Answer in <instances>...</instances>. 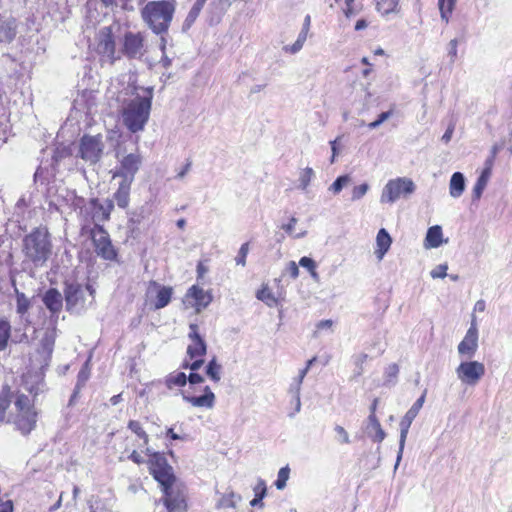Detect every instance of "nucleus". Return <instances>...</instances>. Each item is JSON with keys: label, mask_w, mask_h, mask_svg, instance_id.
I'll list each match as a JSON object with an SVG mask.
<instances>
[{"label": "nucleus", "mask_w": 512, "mask_h": 512, "mask_svg": "<svg viewBox=\"0 0 512 512\" xmlns=\"http://www.w3.org/2000/svg\"><path fill=\"white\" fill-rule=\"evenodd\" d=\"M392 244V238L390 237L389 233L386 229L381 228L376 236V249H375V255L379 261H381L385 254L390 249V246Z\"/></svg>", "instance_id": "nucleus-23"}, {"label": "nucleus", "mask_w": 512, "mask_h": 512, "mask_svg": "<svg viewBox=\"0 0 512 512\" xmlns=\"http://www.w3.org/2000/svg\"><path fill=\"white\" fill-rule=\"evenodd\" d=\"M206 1L207 0H196L183 23V30H188L192 26Z\"/></svg>", "instance_id": "nucleus-33"}, {"label": "nucleus", "mask_w": 512, "mask_h": 512, "mask_svg": "<svg viewBox=\"0 0 512 512\" xmlns=\"http://www.w3.org/2000/svg\"><path fill=\"white\" fill-rule=\"evenodd\" d=\"M135 82L133 74L124 73L111 79L107 90L108 98L121 105L123 123L133 133L144 129L153 98V88L137 87Z\"/></svg>", "instance_id": "nucleus-1"}, {"label": "nucleus", "mask_w": 512, "mask_h": 512, "mask_svg": "<svg viewBox=\"0 0 512 512\" xmlns=\"http://www.w3.org/2000/svg\"><path fill=\"white\" fill-rule=\"evenodd\" d=\"M91 237L98 256L109 261L116 259L117 252L112 245L110 236L101 225H94L91 230Z\"/></svg>", "instance_id": "nucleus-10"}, {"label": "nucleus", "mask_w": 512, "mask_h": 512, "mask_svg": "<svg viewBox=\"0 0 512 512\" xmlns=\"http://www.w3.org/2000/svg\"><path fill=\"white\" fill-rule=\"evenodd\" d=\"M457 45H458V41L456 39H452L450 42H449V55L451 56L452 58V61H454V59L456 58L457 56Z\"/></svg>", "instance_id": "nucleus-59"}, {"label": "nucleus", "mask_w": 512, "mask_h": 512, "mask_svg": "<svg viewBox=\"0 0 512 512\" xmlns=\"http://www.w3.org/2000/svg\"><path fill=\"white\" fill-rule=\"evenodd\" d=\"M305 378V371H299L298 375L294 377L290 383L288 392L292 396L300 395L301 393V386L303 383V380Z\"/></svg>", "instance_id": "nucleus-44"}, {"label": "nucleus", "mask_w": 512, "mask_h": 512, "mask_svg": "<svg viewBox=\"0 0 512 512\" xmlns=\"http://www.w3.org/2000/svg\"><path fill=\"white\" fill-rule=\"evenodd\" d=\"M153 512H173L170 511L169 506L166 504V502L161 498L160 500L155 502L154 510Z\"/></svg>", "instance_id": "nucleus-58"}, {"label": "nucleus", "mask_w": 512, "mask_h": 512, "mask_svg": "<svg viewBox=\"0 0 512 512\" xmlns=\"http://www.w3.org/2000/svg\"><path fill=\"white\" fill-rule=\"evenodd\" d=\"M391 116V112L390 111H386V112H382L379 116H378V119L369 123L368 127L370 129H376L377 127H379L383 122H385L387 119H389V117Z\"/></svg>", "instance_id": "nucleus-55"}, {"label": "nucleus", "mask_w": 512, "mask_h": 512, "mask_svg": "<svg viewBox=\"0 0 512 512\" xmlns=\"http://www.w3.org/2000/svg\"><path fill=\"white\" fill-rule=\"evenodd\" d=\"M13 502L11 500H6L5 502L0 503V512H13Z\"/></svg>", "instance_id": "nucleus-61"}, {"label": "nucleus", "mask_w": 512, "mask_h": 512, "mask_svg": "<svg viewBox=\"0 0 512 512\" xmlns=\"http://www.w3.org/2000/svg\"><path fill=\"white\" fill-rule=\"evenodd\" d=\"M145 454L149 457L147 461L149 471L160 486L167 485L177 479L172 466L168 464L164 454L156 452L149 447H146Z\"/></svg>", "instance_id": "nucleus-6"}, {"label": "nucleus", "mask_w": 512, "mask_h": 512, "mask_svg": "<svg viewBox=\"0 0 512 512\" xmlns=\"http://www.w3.org/2000/svg\"><path fill=\"white\" fill-rule=\"evenodd\" d=\"M299 265L308 271H312L314 268H316L315 261L310 257H302L299 261Z\"/></svg>", "instance_id": "nucleus-56"}, {"label": "nucleus", "mask_w": 512, "mask_h": 512, "mask_svg": "<svg viewBox=\"0 0 512 512\" xmlns=\"http://www.w3.org/2000/svg\"><path fill=\"white\" fill-rule=\"evenodd\" d=\"M285 272L289 274L293 279H296L299 276L298 265L294 261H290L287 264Z\"/></svg>", "instance_id": "nucleus-57"}, {"label": "nucleus", "mask_w": 512, "mask_h": 512, "mask_svg": "<svg viewBox=\"0 0 512 512\" xmlns=\"http://www.w3.org/2000/svg\"><path fill=\"white\" fill-rule=\"evenodd\" d=\"M334 431L336 433V441L340 444H350L351 440L348 432L341 425H335Z\"/></svg>", "instance_id": "nucleus-47"}, {"label": "nucleus", "mask_w": 512, "mask_h": 512, "mask_svg": "<svg viewBox=\"0 0 512 512\" xmlns=\"http://www.w3.org/2000/svg\"><path fill=\"white\" fill-rule=\"evenodd\" d=\"M10 334V323L7 320L0 319V350H4L7 347Z\"/></svg>", "instance_id": "nucleus-37"}, {"label": "nucleus", "mask_w": 512, "mask_h": 512, "mask_svg": "<svg viewBox=\"0 0 512 512\" xmlns=\"http://www.w3.org/2000/svg\"><path fill=\"white\" fill-rule=\"evenodd\" d=\"M367 433L374 441L377 442H382L386 437V433L382 429L375 414H370L368 416Z\"/></svg>", "instance_id": "nucleus-27"}, {"label": "nucleus", "mask_w": 512, "mask_h": 512, "mask_svg": "<svg viewBox=\"0 0 512 512\" xmlns=\"http://www.w3.org/2000/svg\"><path fill=\"white\" fill-rule=\"evenodd\" d=\"M175 0L149 1L141 10L145 24L157 35L166 33L175 13Z\"/></svg>", "instance_id": "nucleus-2"}, {"label": "nucleus", "mask_w": 512, "mask_h": 512, "mask_svg": "<svg viewBox=\"0 0 512 512\" xmlns=\"http://www.w3.org/2000/svg\"><path fill=\"white\" fill-rule=\"evenodd\" d=\"M128 428L143 441V445H147L149 442V436L143 429L140 422L135 420H130L128 423Z\"/></svg>", "instance_id": "nucleus-40"}, {"label": "nucleus", "mask_w": 512, "mask_h": 512, "mask_svg": "<svg viewBox=\"0 0 512 512\" xmlns=\"http://www.w3.org/2000/svg\"><path fill=\"white\" fill-rule=\"evenodd\" d=\"M191 168V162L188 161L178 172L176 175V178L183 179L187 173L190 171Z\"/></svg>", "instance_id": "nucleus-60"}, {"label": "nucleus", "mask_w": 512, "mask_h": 512, "mask_svg": "<svg viewBox=\"0 0 512 512\" xmlns=\"http://www.w3.org/2000/svg\"><path fill=\"white\" fill-rule=\"evenodd\" d=\"M399 373V367L397 364H390L385 371V375L388 382L394 383Z\"/></svg>", "instance_id": "nucleus-52"}, {"label": "nucleus", "mask_w": 512, "mask_h": 512, "mask_svg": "<svg viewBox=\"0 0 512 512\" xmlns=\"http://www.w3.org/2000/svg\"><path fill=\"white\" fill-rule=\"evenodd\" d=\"M426 397V390L423 392V394L415 401V403L411 406V408L406 412L404 417L402 418L400 422V440H399V450L397 454L396 464L394 469L396 470L399 466V463L402 459L404 446L407 438V434L409 431V428L411 426V423L418 415L420 409L422 408Z\"/></svg>", "instance_id": "nucleus-9"}, {"label": "nucleus", "mask_w": 512, "mask_h": 512, "mask_svg": "<svg viewBox=\"0 0 512 512\" xmlns=\"http://www.w3.org/2000/svg\"><path fill=\"white\" fill-rule=\"evenodd\" d=\"M369 356L366 353H358L353 356L354 377H359L364 373V364L367 362Z\"/></svg>", "instance_id": "nucleus-41"}, {"label": "nucleus", "mask_w": 512, "mask_h": 512, "mask_svg": "<svg viewBox=\"0 0 512 512\" xmlns=\"http://www.w3.org/2000/svg\"><path fill=\"white\" fill-rule=\"evenodd\" d=\"M119 161L120 167L114 177L122 176L124 180L132 182L142 164L141 155L138 152L129 153L123 156Z\"/></svg>", "instance_id": "nucleus-16"}, {"label": "nucleus", "mask_w": 512, "mask_h": 512, "mask_svg": "<svg viewBox=\"0 0 512 512\" xmlns=\"http://www.w3.org/2000/svg\"><path fill=\"white\" fill-rule=\"evenodd\" d=\"M248 252H249V244L248 243L242 244L238 251V255L235 258V262L237 265H241L243 267L246 265V257H247Z\"/></svg>", "instance_id": "nucleus-50"}, {"label": "nucleus", "mask_w": 512, "mask_h": 512, "mask_svg": "<svg viewBox=\"0 0 512 512\" xmlns=\"http://www.w3.org/2000/svg\"><path fill=\"white\" fill-rule=\"evenodd\" d=\"M465 177L461 172L452 174L449 182V194L452 198H459L465 191Z\"/></svg>", "instance_id": "nucleus-26"}, {"label": "nucleus", "mask_w": 512, "mask_h": 512, "mask_svg": "<svg viewBox=\"0 0 512 512\" xmlns=\"http://www.w3.org/2000/svg\"><path fill=\"white\" fill-rule=\"evenodd\" d=\"M443 243L442 228L439 225L430 227L427 230L426 237L424 240V247L426 249L438 248Z\"/></svg>", "instance_id": "nucleus-25"}, {"label": "nucleus", "mask_w": 512, "mask_h": 512, "mask_svg": "<svg viewBox=\"0 0 512 512\" xmlns=\"http://www.w3.org/2000/svg\"><path fill=\"white\" fill-rule=\"evenodd\" d=\"M43 302L47 309H49L50 312L53 314L59 313L63 306L62 295L58 290L54 288L49 289L45 293L43 297Z\"/></svg>", "instance_id": "nucleus-24"}, {"label": "nucleus", "mask_w": 512, "mask_h": 512, "mask_svg": "<svg viewBox=\"0 0 512 512\" xmlns=\"http://www.w3.org/2000/svg\"><path fill=\"white\" fill-rule=\"evenodd\" d=\"M308 34L309 33L307 32L300 31L296 41L291 45L284 46L283 51L290 54H297L298 52H300L308 38Z\"/></svg>", "instance_id": "nucleus-35"}, {"label": "nucleus", "mask_w": 512, "mask_h": 512, "mask_svg": "<svg viewBox=\"0 0 512 512\" xmlns=\"http://www.w3.org/2000/svg\"><path fill=\"white\" fill-rule=\"evenodd\" d=\"M189 330L188 338L190 343L187 347V355L191 359L204 356L207 352V345L199 334L198 325L194 323L190 324Z\"/></svg>", "instance_id": "nucleus-17"}, {"label": "nucleus", "mask_w": 512, "mask_h": 512, "mask_svg": "<svg viewBox=\"0 0 512 512\" xmlns=\"http://www.w3.org/2000/svg\"><path fill=\"white\" fill-rule=\"evenodd\" d=\"M256 297L258 300L264 302L268 307H274L278 304V297L273 294L267 285H263L262 288L257 291Z\"/></svg>", "instance_id": "nucleus-31"}, {"label": "nucleus", "mask_w": 512, "mask_h": 512, "mask_svg": "<svg viewBox=\"0 0 512 512\" xmlns=\"http://www.w3.org/2000/svg\"><path fill=\"white\" fill-rule=\"evenodd\" d=\"M105 143L101 134L83 135L78 144V153L82 160L90 165L96 164L103 156Z\"/></svg>", "instance_id": "nucleus-7"}, {"label": "nucleus", "mask_w": 512, "mask_h": 512, "mask_svg": "<svg viewBox=\"0 0 512 512\" xmlns=\"http://www.w3.org/2000/svg\"><path fill=\"white\" fill-rule=\"evenodd\" d=\"M211 301V294L196 285H193L188 289L184 300L185 303L194 307L198 313L202 309L206 308Z\"/></svg>", "instance_id": "nucleus-18"}, {"label": "nucleus", "mask_w": 512, "mask_h": 512, "mask_svg": "<svg viewBox=\"0 0 512 512\" xmlns=\"http://www.w3.org/2000/svg\"><path fill=\"white\" fill-rule=\"evenodd\" d=\"M351 182L349 175L339 176L328 188V190L334 195L339 194L344 187Z\"/></svg>", "instance_id": "nucleus-43"}, {"label": "nucleus", "mask_w": 512, "mask_h": 512, "mask_svg": "<svg viewBox=\"0 0 512 512\" xmlns=\"http://www.w3.org/2000/svg\"><path fill=\"white\" fill-rule=\"evenodd\" d=\"M11 401L12 400L9 395V389H4L0 393V424H2L5 420L6 410L8 409Z\"/></svg>", "instance_id": "nucleus-45"}, {"label": "nucleus", "mask_w": 512, "mask_h": 512, "mask_svg": "<svg viewBox=\"0 0 512 512\" xmlns=\"http://www.w3.org/2000/svg\"><path fill=\"white\" fill-rule=\"evenodd\" d=\"M456 0H439L438 6L440 10L441 19L446 23L449 21V15L452 13Z\"/></svg>", "instance_id": "nucleus-39"}, {"label": "nucleus", "mask_w": 512, "mask_h": 512, "mask_svg": "<svg viewBox=\"0 0 512 512\" xmlns=\"http://www.w3.org/2000/svg\"><path fill=\"white\" fill-rule=\"evenodd\" d=\"M221 369L222 367L217 363L216 357H213L206 367V374L214 382H219L221 380Z\"/></svg>", "instance_id": "nucleus-36"}, {"label": "nucleus", "mask_w": 512, "mask_h": 512, "mask_svg": "<svg viewBox=\"0 0 512 512\" xmlns=\"http://www.w3.org/2000/svg\"><path fill=\"white\" fill-rule=\"evenodd\" d=\"M88 377H89V373L86 370L82 369L78 374L77 387H79L80 385H83L87 381Z\"/></svg>", "instance_id": "nucleus-64"}, {"label": "nucleus", "mask_w": 512, "mask_h": 512, "mask_svg": "<svg viewBox=\"0 0 512 512\" xmlns=\"http://www.w3.org/2000/svg\"><path fill=\"white\" fill-rule=\"evenodd\" d=\"M25 259L34 267H42L52 254V243L45 227H38L23 239Z\"/></svg>", "instance_id": "nucleus-3"}, {"label": "nucleus", "mask_w": 512, "mask_h": 512, "mask_svg": "<svg viewBox=\"0 0 512 512\" xmlns=\"http://www.w3.org/2000/svg\"><path fill=\"white\" fill-rule=\"evenodd\" d=\"M89 205L95 225H100L99 223L107 221L114 208L113 201L109 199H106L104 202H100L98 199H91Z\"/></svg>", "instance_id": "nucleus-19"}, {"label": "nucleus", "mask_w": 512, "mask_h": 512, "mask_svg": "<svg viewBox=\"0 0 512 512\" xmlns=\"http://www.w3.org/2000/svg\"><path fill=\"white\" fill-rule=\"evenodd\" d=\"M187 382V376L183 372H178L176 374H171L166 378V386L169 389H172L174 386H184Z\"/></svg>", "instance_id": "nucleus-42"}, {"label": "nucleus", "mask_w": 512, "mask_h": 512, "mask_svg": "<svg viewBox=\"0 0 512 512\" xmlns=\"http://www.w3.org/2000/svg\"><path fill=\"white\" fill-rule=\"evenodd\" d=\"M16 36L15 20L0 21V41L11 42Z\"/></svg>", "instance_id": "nucleus-29"}, {"label": "nucleus", "mask_w": 512, "mask_h": 512, "mask_svg": "<svg viewBox=\"0 0 512 512\" xmlns=\"http://www.w3.org/2000/svg\"><path fill=\"white\" fill-rule=\"evenodd\" d=\"M458 379L466 385L475 386L485 374V366L479 361H463L456 368Z\"/></svg>", "instance_id": "nucleus-12"}, {"label": "nucleus", "mask_w": 512, "mask_h": 512, "mask_svg": "<svg viewBox=\"0 0 512 512\" xmlns=\"http://www.w3.org/2000/svg\"><path fill=\"white\" fill-rule=\"evenodd\" d=\"M13 404L14 410L10 414L9 422L22 435H29L35 429L38 418L34 399L23 393H16Z\"/></svg>", "instance_id": "nucleus-4"}, {"label": "nucleus", "mask_w": 512, "mask_h": 512, "mask_svg": "<svg viewBox=\"0 0 512 512\" xmlns=\"http://www.w3.org/2000/svg\"><path fill=\"white\" fill-rule=\"evenodd\" d=\"M30 306L28 298L23 293L17 294V307L16 310L19 314H25Z\"/></svg>", "instance_id": "nucleus-48"}, {"label": "nucleus", "mask_w": 512, "mask_h": 512, "mask_svg": "<svg viewBox=\"0 0 512 512\" xmlns=\"http://www.w3.org/2000/svg\"><path fill=\"white\" fill-rule=\"evenodd\" d=\"M492 160L485 161V168L477 179L472 191L473 200H479L487 186L492 171Z\"/></svg>", "instance_id": "nucleus-22"}, {"label": "nucleus", "mask_w": 512, "mask_h": 512, "mask_svg": "<svg viewBox=\"0 0 512 512\" xmlns=\"http://www.w3.org/2000/svg\"><path fill=\"white\" fill-rule=\"evenodd\" d=\"M187 380H189L191 384H198L202 383L204 381V378L200 374L191 373L189 377H187Z\"/></svg>", "instance_id": "nucleus-63"}, {"label": "nucleus", "mask_w": 512, "mask_h": 512, "mask_svg": "<svg viewBox=\"0 0 512 512\" xmlns=\"http://www.w3.org/2000/svg\"><path fill=\"white\" fill-rule=\"evenodd\" d=\"M241 501V496L233 491L223 494L216 504V508H236L237 502Z\"/></svg>", "instance_id": "nucleus-32"}, {"label": "nucleus", "mask_w": 512, "mask_h": 512, "mask_svg": "<svg viewBox=\"0 0 512 512\" xmlns=\"http://www.w3.org/2000/svg\"><path fill=\"white\" fill-rule=\"evenodd\" d=\"M296 223H297V219L295 217H292L288 224H285L282 226V229L285 230L286 233L293 236L294 238H301L306 234V232L304 231V232L294 235L293 232H294V227H295Z\"/></svg>", "instance_id": "nucleus-51"}, {"label": "nucleus", "mask_w": 512, "mask_h": 512, "mask_svg": "<svg viewBox=\"0 0 512 512\" xmlns=\"http://www.w3.org/2000/svg\"><path fill=\"white\" fill-rule=\"evenodd\" d=\"M289 476L290 468L288 466L282 467L278 471L277 480L275 481V486L278 490H283L286 487Z\"/></svg>", "instance_id": "nucleus-46"}, {"label": "nucleus", "mask_w": 512, "mask_h": 512, "mask_svg": "<svg viewBox=\"0 0 512 512\" xmlns=\"http://www.w3.org/2000/svg\"><path fill=\"white\" fill-rule=\"evenodd\" d=\"M143 37L140 33L129 32L124 37L123 53L129 58L142 55Z\"/></svg>", "instance_id": "nucleus-21"}, {"label": "nucleus", "mask_w": 512, "mask_h": 512, "mask_svg": "<svg viewBox=\"0 0 512 512\" xmlns=\"http://www.w3.org/2000/svg\"><path fill=\"white\" fill-rule=\"evenodd\" d=\"M415 190V183L408 177L390 179L382 189L380 202L394 204L400 198H408Z\"/></svg>", "instance_id": "nucleus-5"}, {"label": "nucleus", "mask_w": 512, "mask_h": 512, "mask_svg": "<svg viewBox=\"0 0 512 512\" xmlns=\"http://www.w3.org/2000/svg\"><path fill=\"white\" fill-rule=\"evenodd\" d=\"M376 10L383 16H387L390 13H398L399 0H375Z\"/></svg>", "instance_id": "nucleus-30"}, {"label": "nucleus", "mask_w": 512, "mask_h": 512, "mask_svg": "<svg viewBox=\"0 0 512 512\" xmlns=\"http://www.w3.org/2000/svg\"><path fill=\"white\" fill-rule=\"evenodd\" d=\"M253 490L255 493V497H254V499L251 500L250 505L253 507L259 506L262 508L264 506L262 500L266 496V493H267V487H266L265 481L263 479H259Z\"/></svg>", "instance_id": "nucleus-34"}, {"label": "nucleus", "mask_w": 512, "mask_h": 512, "mask_svg": "<svg viewBox=\"0 0 512 512\" xmlns=\"http://www.w3.org/2000/svg\"><path fill=\"white\" fill-rule=\"evenodd\" d=\"M128 458L136 464L144 463L143 457L136 450H133Z\"/></svg>", "instance_id": "nucleus-62"}, {"label": "nucleus", "mask_w": 512, "mask_h": 512, "mask_svg": "<svg viewBox=\"0 0 512 512\" xmlns=\"http://www.w3.org/2000/svg\"><path fill=\"white\" fill-rule=\"evenodd\" d=\"M354 1L355 0H344L345 8L343 9V13L348 19L355 16L359 12V10L354 7Z\"/></svg>", "instance_id": "nucleus-54"}, {"label": "nucleus", "mask_w": 512, "mask_h": 512, "mask_svg": "<svg viewBox=\"0 0 512 512\" xmlns=\"http://www.w3.org/2000/svg\"><path fill=\"white\" fill-rule=\"evenodd\" d=\"M369 190V185L367 183H363L357 185L352 190L351 200L356 201L360 200Z\"/></svg>", "instance_id": "nucleus-49"}, {"label": "nucleus", "mask_w": 512, "mask_h": 512, "mask_svg": "<svg viewBox=\"0 0 512 512\" xmlns=\"http://www.w3.org/2000/svg\"><path fill=\"white\" fill-rule=\"evenodd\" d=\"M96 52L102 61L113 64L118 57L115 56V41L110 27H103L96 35Z\"/></svg>", "instance_id": "nucleus-11"}, {"label": "nucleus", "mask_w": 512, "mask_h": 512, "mask_svg": "<svg viewBox=\"0 0 512 512\" xmlns=\"http://www.w3.org/2000/svg\"><path fill=\"white\" fill-rule=\"evenodd\" d=\"M162 499L169 506L170 511L185 512L187 510L186 491L184 485L175 479L169 484L161 486Z\"/></svg>", "instance_id": "nucleus-8"}, {"label": "nucleus", "mask_w": 512, "mask_h": 512, "mask_svg": "<svg viewBox=\"0 0 512 512\" xmlns=\"http://www.w3.org/2000/svg\"><path fill=\"white\" fill-rule=\"evenodd\" d=\"M315 173L314 170L310 167H306L300 171L299 174V188L303 191L307 190V187L309 186L311 180L314 178Z\"/></svg>", "instance_id": "nucleus-38"}, {"label": "nucleus", "mask_w": 512, "mask_h": 512, "mask_svg": "<svg viewBox=\"0 0 512 512\" xmlns=\"http://www.w3.org/2000/svg\"><path fill=\"white\" fill-rule=\"evenodd\" d=\"M204 394L201 396H192L187 392H182V398L184 401L190 403L193 407L212 409L215 405V394L212 392L209 386H205Z\"/></svg>", "instance_id": "nucleus-20"}, {"label": "nucleus", "mask_w": 512, "mask_h": 512, "mask_svg": "<svg viewBox=\"0 0 512 512\" xmlns=\"http://www.w3.org/2000/svg\"><path fill=\"white\" fill-rule=\"evenodd\" d=\"M478 349V328L475 316H472L471 324L463 340L458 344L459 355L468 359L472 358Z\"/></svg>", "instance_id": "nucleus-14"}, {"label": "nucleus", "mask_w": 512, "mask_h": 512, "mask_svg": "<svg viewBox=\"0 0 512 512\" xmlns=\"http://www.w3.org/2000/svg\"><path fill=\"white\" fill-rule=\"evenodd\" d=\"M173 289L151 281L147 288L146 296L154 305L155 309H161L167 306L171 300Z\"/></svg>", "instance_id": "nucleus-15"}, {"label": "nucleus", "mask_w": 512, "mask_h": 512, "mask_svg": "<svg viewBox=\"0 0 512 512\" xmlns=\"http://www.w3.org/2000/svg\"><path fill=\"white\" fill-rule=\"evenodd\" d=\"M86 292H89V294L92 296L94 290L89 285L83 288L81 285L77 283L67 284L65 288V300L67 310L79 311L83 309L85 306Z\"/></svg>", "instance_id": "nucleus-13"}, {"label": "nucleus", "mask_w": 512, "mask_h": 512, "mask_svg": "<svg viewBox=\"0 0 512 512\" xmlns=\"http://www.w3.org/2000/svg\"><path fill=\"white\" fill-rule=\"evenodd\" d=\"M448 265L440 264L431 270L430 275L432 278H445L447 276Z\"/></svg>", "instance_id": "nucleus-53"}, {"label": "nucleus", "mask_w": 512, "mask_h": 512, "mask_svg": "<svg viewBox=\"0 0 512 512\" xmlns=\"http://www.w3.org/2000/svg\"><path fill=\"white\" fill-rule=\"evenodd\" d=\"M132 182L124 180L120 183L118 190L114 194V199L117 205L121 208H126L129 203L130 185Z\"/></svg>", "instance_id": "nucleus-28"}]
</instances>
